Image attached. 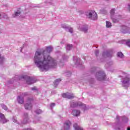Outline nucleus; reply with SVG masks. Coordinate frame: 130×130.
I'll return each instance as SVG.
<instances>
[{
  "instance_id": "f03ea898",
  "label": "nucleus",
  "mask_w": 130,
  "mask_h": 130,
  "mask_svg": "<svg viewBox=\"0 0 130 130\" xmlns=\"http://www.w3.org/2000/svg\"><path fill=\"white\" fill-rule=\"evenodd\" d=\"M115 14V9H112L110 11L111 19L112 20L113 23H118L120 19H121V16L116 15L114 16Z\"/></svg>"
},
{
  "instance_id": "7ed1b4c3",
  "label": "nucleus",
  "mask_w": 130,
  "mask_h": 130,
  "mask_svg": "<svg viewBox=\"0 0 130 130\" xmlns=\"http://www.w3.org/2000/svg\"><path fill=\"white\" fill-rule=\"evenodd\" d=\"M130 83V75L128 74H126L125 77L123 78L122 81V86L124 88H128Z\"/></svg>"
},
{
  "instance_id": "aec40b11",
  "label": "nucleus",
  "mask_w": 130,
  "mask_h": 130,
  "mask_svg": "<svg viewBox=\"0 0 130 130\" xmlns=\"http://www.w3.org/2000/svg\"><path fill=\"white\" fill-rule=\"evenodd\" d=\"M75 130H83V128L82 127L79 126L78 124L75 123L73 125Z\"/></svg>"
},
{
  "instance_id": "20e7f679",
  "label": "nucleus",
  "mask_w": 130,
  "mask_h": 130,
  "mask_svg": "<svg viewBox=\"0 0 130 130\" xmlns=\"http://www.w3.org/2000/svg\"><path fill=\"white\" fill-rule=\"evenodd\" d=\"M95 78L98 81H104L106 79V75L103 71H99L95 74Z\"/></svg>"
},
{
  "instance_id": "cd10ccee",
  "label": "nucleus",
  "mask_w": 130,
  "mask_h": 130,
  "mask_svg": "<svg viewBox=\"0 0 130 130\" xmlns=\"http://www.w3.org/2000/svg\"><path fill=\"white\" fill-rule=\"evenodd\" d=\"M68 29H69V32H70V33H71V34H73V33H74V28H73V27H71V26H69Z\"/></svg>"
},
{
  "instance_id": "c9c22d12",
  "label": "nucleus",
  "mask_w": 130,
  "mask_h": 130,
  "mask_svg": "<svg viewBox=\"0 0 130 130\" xmlns=\"http://www.w3.org/2000/svg\"><path fill=\"white\" fill-rule=\"evenodd\" d=\"M12 120H13V122H17V117H13L12 118Z\"/></svg>"
},
{
  "instance_id": "7c9ffc66",
  "label": "nucleus",
  "mask_w": 130,
  "mask_h": 130,
  "mask_svg": "<svg viewBox=\"0 0 130 130\" xmlns=\"http://www.w3.org/2000/svg\"><path fill=\"white\" fill-rule=\"evenodd\" d=\"M94 53L96 57L99 56V51L98 50H95Z\"/></svg>"
},
{
  "instance_id": "9b49d317",
  "label": "nucleus",
  "mask_w": 130,
  "mask_h": 130,
  "mask_svg": "<svg viewBox=\"0 0 130 130\" xmlns=\"http://www.w3.org/2000/svg\"><path fill=\"white\" fill-rule=\"evenodd\" d=\"M70 127H71V121H66L62 127L61 130H70Z\"/></svg>"
},
{
  "instance_id": "b1692460",
  "label": "nucleus",
  "mask_w": 130,
  "mask_h": 130,
  "mask_svg": "<svg viewBox=\"0 0 130 130\" xmlns=\"http://www.w3.org/2000/svg\"><path fill=\"white\" fill-rule=\"evenodd\" d=\"M106 27L107 28H110L111 27V26H112L111 22L108 21H106Z\"/></svg>"
},
{
  "instance_id": "a878e982",
  "label": "nucleus",
  "mask_w": 130,
  "mask_h": 130,
  "mask_svg": "<svg viewBox=\"0 0 130 130\" xmlns=\"http://www.w3.org/2000/svg\"><path fill=\"white\" fill-rule=\"evenodd\" d=\"M1 106L2 107L3 109H4V110H8V107H7L5 104H1Z\"/></svg>"
},
{
  "instance_id": "c85d7f7f",
  "label": "nucleus",
  "mask_w": 130,
  "mask_h": 130,
  "mask_svg": "<svg viewBox=\"0 0 130 130\" xmlns=\"http://www.w3.org/2000/svg\"><path fill=\"white\" fill-rule=\"evenodd\" d=\"M35 112L37 114H41L43 112V111H42V110H41L40 109H38V110L35 111Z\"/></svg>"
},
{
  "instance_id": "4468645a",
  "label": "nucleus",
  "mask_w": 130,
  "mask_h": 130,
  "mask_svg": "<svg viewBox=\"0 0 130 130\" xmlns=\"http://www.w3.org/2000/svg\"><path fill=\"white\" fill-rule=\"evenodd\" d=\"M30 118H29V116L28 115V113H25L23 115V121L22 122V123L24 124L26 123H28L29 122V120Z\"/></svg>"
},
{
  "instance_id": "ddd939ff",
  "label": "nucleus",
  "mask_w": 130,
  "mask_h": 130,
  "mask_svg": "<svg viewBox=\"0 0 130 130\" xmlns=\"http://www.w3.org/2000/svg\"><path fill=\"white\" fill-rule=\"evenodd\" d=\"M78 29L80 30V31L84 32V33H88V28L87 25L82 26V25H78Z\"/></svg>"
},
{
  "instance_id": "c03bdc74",
  "label": "nucleus",
  "mask_w": 130,
  "mask_h": 130,
  "mask_svg": "<svg viewBox=\"0 0 130 130\" xmlns=\"http://www.w3.org/2000/svg\"><path fill=\"white\" fill-rule=\"evenodd\" d=\"M0 17H1V14H0Z\"/></svg>"
},
{
  "instance_id": "2f4dec72",
  "label": "nucleus",
  "mask_w": 130,
  "mask_h": 130,
  "mask_svg": "<svg viewBox=\"0 0 130 130\" xmlns=\"http://www.w3.org/2000/svg\"><path fill=\"white\" fill-rule=\"evenodd\" d=\"M50 106L51 107V109H52V108H53L55 106V103H51Z\"/></svg>"
},
{
  "instance_id": "79ce46f5",
  "label": "nucleus",
  "mask_w": 130,
  "mask_h": 130,
  "mask_svg": "<svg viewBox=\"0 0 130 130\" xmlns=\"http://www.w3.org/2000/svg\"><path fill=\"white\" fill-rule=\"evenodd\" d=\"M20 52H22V49H21V50H20Z\"/></svg>"
},
{
  "instance_id": "ea45409f",
  "label": "nucleus",
  "mask_w": 130,
  "mask_h": 130,
  "mask_svg": "<svg viewBox=\"0 0 130 130\" xmlns=\"http://www.w3.org/2000/svg\"><path fill=\"white\" fill-rule=\"evenodd\" d=\"M127 130H130V127H128L127 128Z\"/></svg>"
},
{
  "instance_id": "f704fd0d",
  "label": "nucleus",
  "mask_w": 130,
  "mask_h": 130,
  "mask_svg": "<svg viewBox=\"0 0 130 130\" xmlns=\"http://www.w3.org/2000/svg\"><path fill=\"white\" fill-rule=\"evenodd\" d=\"M66 75L68 77H71V76H72V73L71 72H68L67 73Z\"/></svg>"
},
{
  "instance_id": "473e14b6",
  "label": "nucleus",
  "mask_w": 130,
  "mask_h": 130,
  "mask_svg": "<svg viewBox=\"0 0 130 130\" xmlns=\"http://www.w3.org/2000/svg\"><path fill=\"white\" fill-rule=\"evenodd\" d=\"M31 89L32 91H37V92H38V89H37V87H32V88H31Z\"/></svg>"
},
{
  "instance_id": "dca6fc26",
  "label": "nucleus",
  "mask_w": 130,
  "mask_h": 130,
  "mask_svg": "<svg viewBox=\"0 0 130 130\" xmlns=\"http://www.w3.org/2000/svg\"><path fill=\"white\" fill-rule=\"evenodd\" d=\"M116 119H117V121H119V119H122V121H123V122H127V121H128V119H127V118L124 116L123 117L117 116Z\"/></svg>"
},
{
  "instance_id": "393cba45",
  "label": "nucleus",
  "mask_w": 130,
  "mask_h": 130,
  "mask_svg": "<svg viewBox=\"0 0 130 130\" xmlns=\"http://www.w3.org/2000/svg\"><path fill=\"white\" fill-rule=\"evenodd\" d=\"M4 61H5V57L1 56L0 54V64H3Z\"/></svg>"
},
{
  "instance_id": "37998d69",
  "label": "nucleus",
  "mask_w": 130,
  "mask_h": 130,
  "mask_svg": "<svg viewBox=\"0 0 130 130\" xmlns=\"http://www.w3.org/2000/svg\"><path fill=\"white\" fill-rule=\"evenodd\" d=\"M106 1H108V0H106Z\"/></svg>"
},
{
  "instance_id": "a19ab883",
  "label": "nucleus",
  "mask_w": 130,
  "mask_h": 130,
  "mask_svg": "<svg viewBox=\"0 0 130 130\" xmlns=\"http://www.w3.org/2000/svg\"><path fill=\"white\" fill-rule=\"evenodd\" d=\"M61 64H62V63L61 62V63H60V66H61Z\"/></svg>"
},
{
  "instance_id": "0eeeda50",
  "label": "nucleus",
  "mask_w": 130,
  "mask_h": 130,
  "mask_svg": "<svg viewBox=\"0 0 130 130\" xmlns=\"http://www.w3.org/2000/svg\"><path fill=\"white\" fill-rule=\"evenodd\" d=\"M33 99L28 98L27 100V103L24 105L25 109L27 110H31L32 109V102Z\"/></svg>"
},
{
  "instance_id": "6e6552de",
  "label": "nucleus",
  "mask_w": 130,
  "mask_h": 130,
  "mask_svg": "<svg viewBox=\"0 0 130 130\" xmlns=\"http://www.w3.org/2000/svg\"><path fill=\"white\" fill-rule=\"evenodd\" d=\"M88 16L90 20H93V21L97 20V13L95 11H92L89 12Z\"/></svg>"
},
{
  "instance_id": "e433bc0d",
  "label": "nucleus",
  "mask_w": 130,
  "mask_h": 130,
  "mask_svg": "<svg viewBox=\"0 0 130 130\" xmlns=\"http://www.w3.org/2000/svg\"><path fill=\"white\" fill-rule=\"evenodd\" d=\"M118 124H117L116 126L114 127V128L116 130H120V128L118 127Z\"/></svg>"
},
{
  "instance_id": "72a5a7b5",
  "label": "nucleus",
  "mask_w": 130,
  "mask_h": 130,
  "mask_svg": "<svg viewBox=\"0 0 130 130\" xmlns=\"http://www.w3.org/2000/svg\"><path fill=\"white\" fill-rule=\"evenodd\" d=\"M126 45L128 46L129 47H130V40H128L126 42Z\"/></svg>"
},
{
  "instance_id": "1a4fd4ad",
  "label": "nucleus",
  "mask_w": 130,
  "mask_h": 130,
  "mask_svg": "<svg viewBox=\"0 0 130 130\" xmlns=\"http://www.w3.org/2000/svg\"><path fill=\"white\" fill-rule=\"evenodd\" d=\"M120 31L121 33H123V34H126V33L130 34L129 27H127V26L125 25H122L120 27Z\"/></svg>"
},
{
  "instance_id": "58836bf2",
  "label": "nucleus",
  "mask_w": 130,
  "mask_h": 130,
  "mask_svg": "<svg viewBox=\"0 0 130 130\" xmlns=\"http://www.w3.org/2000/svg\"><path fill=\"white\" fill-rule=\"evenodd\" d=\"M24 130H32V129L31 128H28L27 129H25Z\"/></svg>"
},
{
  "instance_id": "6ab92c4d",
  "label": "nucleus",
  "mask_w": 130,
  "mask_h": 130,
  "mask_svg": "<svg viewBox=\"0 0 130 130\" xmlns=\"http://www.w3.org/2000/svg\"><path fill=\"white\" fill-rule=\"evenodd\" d=\"M80 113H81L80 111L77 110H73L72 111V114L74 116H79V115H80Z\"/></svg>"
},
{
  "instance_id": "f257e3e1",
  "label": "nucleus",
  "mask_w": 130,
  "mask_h": 130,
  "mask_svg": "<svg viewBox=\"0 0 130 130\" xmlns=\"http://www.w3.org/2000/svg\"><path fill=\"white\" fill-rule=\"evenodd\" d=\"M46 50L37 51L35 54L34 62L40 72H46L49 69L56 68V60L53 59L48 53L53 50L52 46L46 47Z\"/></svg>"
},
{
  "instance_id": "a211bd4d",
  "label": "nucleus",
  "mask_w": 130,
  "mask_h": 130,
  "mask_svg": "<svg viewBox=\"0 0 130 130\" xmlns=\"http://www.w3.org/2000/svg\"><path fill=\"white\" fill-rule=\"evenodd\" d=\"M0 118H1V121H2L3 123H6V122H8V120L6 119L5 115L3 114H0Z\"/></svg>"
},
{
  "instance_id": "5701e85b",
  "label": "nucleus",
  "mask_w": 130,
  "mask_h": 130,
  "mask_svg": "<svg viewBox=\"0 0 130 130\" xmlns=\"http://www.w3.org/2000/svg\"><path fill=\"white\" fill-rule=\"evenodd\" d=\"M61 28H63V29H65V30H68V28L70 27L69 25H68L67 24H62L61 25Z\"/></svg>"
},
{
  "instance_id": "4c0bfd02",
  "label": "nucleus",
  "mask_w": 130,
  "mask_h": 130,
  "mask_svg": "<svg viewBox=\"0 0 130 130\" xmlns=\"http://www.w3.org/2000/svg\"><path fill=\"white\" fill-rule=\"evenodd\" d=\"M95 71H96V68H95L94 67L92 68V73H94V72H95Z\"/></svg>"
},
{
  "instance_id": "423d86ee",
  "label": "nucleus",
  "mask_w": 130,
  "mask_h": 130,
  "mask_svg": "<svg viewBox=\"0 0 130 130\" xmlns=\"http://www.w3.org/2000/svg\"><path fill=\"white\" fill-rule=\"evenodd\" d=\"M70 106L71 107H72V108H75V107H77V106H82L84 110H88V109H89V108L86 106V105L83 104L82 103L80 102H72L71 103Z\"/></svg>"
},
{
  "instance_id": "412c9836",
  "label": "nucleus",
  "mask_w": 130,
  "mask_h": 130,
  "mask_svg": "<svg viewBox=\"0 0 130 130\" xmlns=\"http://www.w3.org/2000/svg\"><path fill=\"white\" fill-rule=\"evenodd\" d=\"M21 15V11L17 10L16 12H15V14L13 15V18H16V17H19Z\"/></svg>"
},
{
  "instance_id": "4be33fe9",
  "label": "nucleus",
  "mask_w": 130,
  "mask_h": 130,
  "mask_svg": "<svg viewBox=\"0 0 130 130\" xmlns=\"http://www.w3.org/2000/svg\"><path fill=\"white\" fill-rule=\"evenodd\" d=\"M61 80L60 79H58L55 81L54 82V86L55 88L57 86V85H58L59 82H60Z\"/></svg>"
},
{
  "instance_id": "2eb2a0df",
  "label": "nucleus",
  "mask_w": 130,
  "mask_h": 130,
  "mask_svg": "<svg viewBox=\"0 0 130 130\" xmlns=\"http://www.w3.org/2000/svg\"><path fill=\"white\" fill-rule=\"evenodd\" d=\"M102 56L103 57H111L112 56V53L108 51L103 52Z\"/></svg>"
},
{
  "instance_id": "f3484780",
  "label": "nucleus",
  "mask_w": 130,
  "mask_h": 130,
  "mask_svg": "<svg viewBox=\"0 0 130 130\" xmlns=\"http://www.w3.org/2000/svg\"><path fill=\"white\" fill-rule=\"evenodd\" d=\"M73 61H74V62H75V63L76 66H79L80 64V58H78L76 56H74L73 57Z\"/></svg>"
},
{
  "instance_id": "bb28decb",
  "label": "nucleus",
  "mask_w": 130,
  "mask_h": 130,
  "mask_svg": "<svg viewBox=\"0 0 130 130\" xmlns=\"http://www.w3.org/2000/svg\"><path fill=\"white\" fill-rule=\"evenodd\" d=\"M73 48V45H68L66 48L67 50H71Z\"/></svg>"
},
{
  "instance_id": "c756f323",
  "label": "nucleus",
  "mask_w": 130,
  "mask_h": 130,
  "mask_svg": "<svg viewBox=\"0 0 130 130\" xmlns=\"http://www.w3.org/2000/svg\"><path fill=\"white\" fill-rule=\"evenodd\" d=\"M117 55L118 57H120L121 58H122V57H123V54H122V53L121 52H118L117 54Z\"/></svg>"
},
{
  "instance_id": "39448f33",
  "label": "nucleus",
  "mask_w": 130,
  "mask_h": 130,
  "mask_svg": "<svg viewBox=\"0 0 130 130\" xmlns=\"http://www.w3.org/2000/svg\"><path fill=\"white\" fill-rule=\"evenodd\" d=\"M21 79L25 80L27 84L28 85H31L32 84H34V83H36V79L34 78V77H30L27 76H22L20 78V80H21Z\"/></svg>"
},
{
  "instance_id": "f8f14e48",
  "label": "nucleus",
  "mask_w": 130,
  "mask_h": 130,
  "mask_svg": "<svg viewBox=\"0 0 130 130\" xmlns=\"http://www.w3.org/2000/svg\"><path fill=\"white\" fill-rule=\"evenodd\" d=\"M62 96L63 98H67V99H73V98H75L74 93H70L68 92L63 93Z\"/></svg>"
},
{
  "instance_id": "9d476101",
  "label": "nucleus",
  "mask_w": 130,
  "mask_h": 130,
  "mask_svg": "<svg viewBox=\"0 0 130 130\" xmlns=\"http://www.w3.org/2000/svg\"><path fill=\"white\" fill-rule=\"evenodd\" d=\"M28 96V92H24L22 93V96H19L17 98V101L19 104H23L24 103V97Z\"/></svg>"
}]
</instances>
